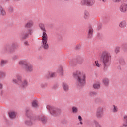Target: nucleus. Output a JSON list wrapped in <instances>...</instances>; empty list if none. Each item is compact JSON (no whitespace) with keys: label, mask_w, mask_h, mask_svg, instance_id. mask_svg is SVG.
Listing matches in <instances>:
<instances>
[{"label":"nucleus","mask_w":127,"mask_h":127,"mask_svg":"<svg viewBox=\"0 0 127 127\" xmlns=\"http://www.w3.org/2000/svg\"><path fill=\"white\" fill-rule=\"evenodd\" d=\"M73 76L77 80V84L82 87L86 84V73L80 70H76L73 73Z\"/></svg>","instance_id":"obj_1"},{"label":"nucleus","mask_w":127,"mask_h":127,"mask_svg":"<svg viewBox=\"0 0 127 127\" xmlns=\"http://www.w3.org/2000/svg\"><path fill=\"white\" fill-rule=\"evenodd\" d=\"M16 78H13L12 80V83L13 84H17L18 87L21 90H24V89H26L27 87H28V81L26 79H24L22 80V76L20 74H17L16 75Z\"/></svg>","instance_id":"obj_2"},{"label":"nucleus","mask_w":127,"mask_h":127,"mask_svg":"<svg viewBox=\"0 0 127 127\" xmlns=\"http://www.w3.org/2000/svg\"><path fill=\"white\" fill-rule=\"evenodd\" d=\"M111 54L107 51H103L101 55V58L102 60L103 65L105 68L109 67L111 65Z\"/></svg>","instance_id":"obj_3"},{"label":"nucleus","mask_w":127,"mask_h":127,"mask_svg":"<svg viewBox=\"0 0 127 127\" xmlns=\"http://www.w3.org/2000/svg\"><path fill=\"white\" fill-rule=\"evenodd\" d=\"M47 41H48V36L46 35L42 36L41 47L45 50H48L49 49V45Z\"/></svg>","instance_id":"obj_4"},{"label":"nucleus","mask_w":127,"mask_h":127,"mask_svg":"<svg viewBox=\"0 0 127 127\" xmlns=\"http://www.w3.org/2000/svg\"><path fill=\"white\" fill-rule=\"evenodd\" d=\"M47 109L52 116H55L60 114V110L58 108H54L51 105H47Z\"/></svg>","instance_id":"obj_5"},{"label":"nucleus","mask_w":127,"mask_h":127,"mask_svg":"<svg viewBox=\"0 0 127 127\" xmlns=\"http://www.w3.org/2000/svg\"><path fill=\"white\" fill-rule=\"evenodd\" d=\"M33 33V29H28V32L22 33L20 35V37L23 39H26V38H27L29 35H32Z\"/></svg>","instance_id":"obj_6"},{"label":"nucleus","mask_w":127,"mask_h":127,"mask_svg":"<svg viewBox=\"0 0 127 127\" xmlns=\"http://www.w3.org/2000/svg\"><path fill=\"white\" fill-rule=\"evenodd\" d=\"M24 69L27 73H32L34 70L33 65L29 62V63L25 65Z\"/></svg>","instance_id":"obj_7"},{"label":"nucleus","mask_w":127,"mask_h":127,"mask_svg":"<svg viewBox=\"0 0 127 127\" xmlns=\"http://www.w3.org/2000/svg\"><path fill=\"white\" fill-rule=\"evenodd\" d=\"M96 116L98 119H101L104 116V108L102 107H99L97 109Z\"/></svg>","instance_id":"obj_8"},{"label":"nucleus","mask_w":127,"mask_h":127,"mask_svg":"<svg viewBox=\"0 0 127 127\" xmlns=\"http://www.w3.org/2000/svg\"><path fill=\"white\" fill-rule=\"evenodd\" d=\"M16 46V44H15V43H12L10 46L6 45L3 49V51L4 52H8V51H10L11 49H14Z\"/></svg>","instance_id":"obj_9"},{"label":"nucleus","mask_w":127,"mask_h":127,"mask_svg":"<svg viewBox=\"0 0 127 127\" xmlns=\"http://www.w3.org/2000/svg\"><path fill=\"white\" fill-rule=\"evenodd\" d=\"M119 10L120 12L125 13L127 12V4L122 3L119 6Z\"/></svg>","instance_id":"obj_10"},{"label":"nucleus","mask_w":127,"mask_h":127,"mask_svg":"<svg viewBox=\"0 0 127 127\" xmlns=\"http://www.w3.org/2000/svg\"><path fill=\"white\" fill-rule=\"evenodd\" d=\"M39 27L40 28L41 30L43 31L42 36H44V35L47 36V34L46 33V29H45V26L44 25V24L42 23H39Z\"/></svg>","instance_id":"obj_11"},{"label":"nucleus","mask_w":127,"mask_h":127,"mask_svg":"<svg viewBox=\"0 0 127 127\" xmlns=\"http://www.w3.org/2000/svg\"><path fill=\"white\" fill-rule=\"evenodd\" d=\"M34 25V22L32 20H29L25 25L26 28H31Z\"/></svg>","instance_id":"obj_12"},{"label":"nucleus","mask_w":127,"mask_h":127,"mask_svg":"<svg viewBox=\"0 0 127 127\" xmlns=\"http://www.w3.org/2000/svg\"><path fill=\"white\" fill-rule=\"evenodd\" d=\"M25 124L26 126H32L33 125V120L31 118H27L25 121Z\"/></svg>","instance_id":"obj_13"},{"label":"nucleus","mask_w":127,"mask_h":127,"mask_svg":"<svg viewBox=\"0 0 127 127\" xmlns=\"http://www.w3.org/2000/svg\"><path fill=\"white\" fill-rule=\"evenodd\" d=\"M102 83L105 87H108L110 84V79L108 78H104L102 79Z\"/></svg>","instance_id":"obj_14"},{"label":"nucleus","mask_w":127,"mask_h":127,"mask_svg":"<svg viewBox=\"0 0 127 127\" xmlns=\"http://www.w3.org/2000/svg\"><path fill=\"white\" fill-rule=\"evenodd\" d=\"M29 62L27 60H21L19 61L18 64L20 66H23V65H24V67H25V65L29 63Z\"/></svg>","instance_id":"obj_15"},{"label":"nucleus","mask_w":127,"mask_h":127,"mask_svg":"<svg viewBox=\"0 0 127 127\" xmlns=\"http://www.w3.org/2000/svg\"><path fill=\"white\" fill-rule=\"evenodd\" d=\"M38 119L39 121L42 122L43 124H46V122H47V119H46V117L43 115H40L38 117Z\"/></svg>","instance_id":"obj_16"},{"label":"nucleus","mask_w":127,"mask_h":127,"mask_svg":"<svg viewBox=\"0 0 127 127\" xmlns=\"http://www.w3.org/2000/svg\"><path fill=\"white\" fill-rule=\"evenodd\" d=\"M0 15H3V16L6 15V12L1 5H0Z\"/></svg>","instance_id":"obj_17"},{"label":"nucleus","mask_w":127,"mask_h":127,"mask_svg":"<svg viewBox=\"0 0 127 127\" xmlns=\"http://www.w3.org/2000/svg\"><path fill=\"white\" fill-rule=\"evenodd\" d=\"M63 88L65 92L69 91V85L66 82L63 83Z\"/></svg>","instance_id":"obj_18"},{"label":"nucleus","mask_w":127,"mask_h":127,"mask_svg":"<svg viewBox=\"0 0 127 127\" xmlns=\"http://www.w3.org/2000/svg\"><path fill=\"white\" fill-rule=\"evenodd\" d=\"M123 126L127 127V115H125L123 117Z\"/></svg>","instance_id":"obj_19"},{"label":"nucleus","mask_w":127,"mask_h":127,"mask_svg":"<svg viewBox=\"0 0 127 127\" xmlns=\"http://www.w3.org/2000/svg\"><path fill=\"white\" fill-rule=\"evenodd\" d=\"M126 22L125 20H123L120 22L119 26L120 28H125L126 27Z\"/></svg>","instance_id":"obj_20"},{"label":"nucleus","mask_w":127,"mask_h":127,"mask_svg":"<svg viewBox=\"0 0 127 127\" xmlns=\"http://www.w3.org/2000/svg\"><path fill=\"white\" fill-rule=\"evenodd\" d=\"M9 116L10 119H14L16 117V113L13 111L9 112Z\"/></svg>","instance_id":"obj_21"},{"label":"nucleus","mask_w":127,"mask_h":127,"mask_svg":"<svg viewBox=\"0 0 127 127\" xmlns=\"http://www.w3.org/2000/svg\"><path fill=\"white\" fill-rule=\"evenodd\" d=\"M95 2V0H87V6H92V5H94Z\"/></svg>","instance_id":"obj_22"},{"label":"nucleus","mask_w":127,"mask_h":127,"mask_svg":"<svg viewBox=\"0 0 127 127\" xmlns=\"http://www.w3.org/2000/svg\"><path fill=\"white\" fill-rule=\"evenodd\" d=\"M90 18V13L87 11H85L84 12V19H89Z\"/></svg>","instance_id":"obj_23"},{"label":"nucleus","mask_w":127,"mask_h":127,"mask_svg":"<svg viewBox=\"0 0 127 127\" xmlns=\"http://www.w3.org/2000/svg\"><path fill=\"white\" fill-rule=\"evenodd\" d=\"M57 72L58 73H60V74H61L62 76H63V75H64V71L63 67L62 66H60L58 68Z\"/></svg>","instance_id":"obj_24"},{"label":"nucleus","mask_w":127,"mask_h":127,"mask_svg":"<svg viewBox=\"0 0 127 127\" xmlns=\"http://www.w3.org/2000/svg\"><path fill=\"white\" fill-rule=\"evenodd\" d=\"M112 111L113 113H117L119 112V108H118V107L116 105H113L112 108Z\"/></svg>","instance_id":"obj_25"},{"label":"nucleus","mask_w":127,"mask_h":127,"mask_svg":"<svg viewBox=\"0 0 127 127\" xmlns=\"http://www.w3.org/2000/svg\"><path fill=\"white\" fill-rule=\"evenodd\" d=\"M72 112L73 113V114H77L78 112H79V110L78 109V107L76 106H73L72 107Z\"/></svg>","instance_id":"obj_26"},{"label":"nucleus","mask_w":127,"mask_h":127,"mask_svg":"<svg viewBox=\"0 0 127 127\" xmlns=\"http://www.w3.org/2000/svg\"><path fill=\"white\" fill-rule=\"evenodd\" d=\"M93 36V28H90L88 30V37L91 38Z\"/></svg>","instance_id":"obj_27"},{"label":"nucleus","mask_w":127,"mask_h":127,"mask_svg":"<svg viewBox=\"0 0 127 127\" xmlns=\"http://www.w3.org/2000/svg\"><path fill=\"white\" fill-rule=\"evenodd\" d=\"M56 76V72H50L49 73V76H48V78H53L54 77H55Z\"/></svg>","instance_id":"obj_28"},{"label":"nucleus","mask_w":127,"mask_h":127,"mask_svg":"<svg viewBox=\"0 0 127 127\" xmlns=\"http://www.w3.org/2000/svg\"><path fill=\"white\" fill-rule=\"evenodd\" d=\"M32 106L33 108H38V103L37 101L34 100L32 103Z\"/></svg>","instance_id":"obj_29"},{"label":"nucleus","mask_w":127,"mask_h":127,"mask_svg":"<svg viewBox=\"0 0 127 127\" xmlns=\"http://www.w3.org/2000/svg\"><path fill=\"white\" fill-rule=\"evenodd\" d=\"M100 84L99 82H97L93 84V88L94 89H100Z\"/></svg>","instance_id":"obj_30"},{"label":"nucleus","mask_w":127,"mask_h":127,"mask_svg":"<svg viewBox=\"0 0 127 127\" xmlns=\"http://www.w3.org/2000/svg\"><path fill=\"white\" fill-rule=\"evenodd\" d=\"M95 67H97V68H101L102 67V64H100L99 62V61H95Z\"/></svg>","instance_id":"obj_31"},{"label":"nucleus","mask_w":127,"mask_h":127,"mask_svg":"<svg viewBox=\"0 0 127 127\" xmlns=\"http://www.w3.org/2000/svg\"><path fill=\"white\" fill-rule=\"evenodd\" d=\"M7 63V60H2L1 61L0 65L1 67H3V66H4V64H5Z\"/></svg>","instance_id":"obj_32"},{"label":"nucleus","mask_w":127,"mask_h":127,"mask_svg":"<svg viewBox=\"0 0 127 127\" xmlns=\"http://www.w3.org/2000/svg\"><path fill=\"white\" fill-rule=\"evenodd\" d=\"M93 124L95 125L96 127H101V126H100V124H99V122H98V121H97L96 120L93 121Z\"/></svg>","instance_id":"obj_33"},{"label":"nucleus","mask_w":127,"mask_h":127,"mask_svg":"<svg viewBox=\"0 0 127 127\" xmlns=\"http://www.w3.org/2000/svg\"><path fill=\"white\" fill-rule=\"evenodd\" d=\"M88 0H82L81 2V5H87Z\"/></svg>","instance_id":"obj_34"},{"label":"nucleus","mask_w":127,"mask_h":127,"mask_svg":"<svg viewBox=\"0 0 127 127\" xmlns=\"http://www.w3.org/2000/svg\"><path fill=\"white\" fill-rule=\"evenodd\" d=\"M4 77H5V73L2 71H0V79L4 78Z\"/></svg>","instance_id":"obj_35"},{"label":"nucleus","mask_w":127,"mask_h":127,"mask_svg":"<svg viewBox=\"0 0 127 127\" xmlns=\"http://www.w3.org/2000/svg\"><path fill=\"white\" fill-rule=\"evenodd\" d=\"M78 120L79 121V123L81 125H83V122H82V121H83V119L82 118V116H78Z\"/></svg>","instance_id":"obj_36"},{"label":"nucleus","mask_w":127,"mask_h":127,"mask_svg":"<svg viewBox=\"0 0 127 127\" xmlns=\"http://www.w3.org/2000/svg\"><path fill=\"white\" fill-rule=\"evenodd\" d=\"M115 52L116 54L119 53V52H120V47L117 46L115 48Z\"/></svg>","instance_id":"obj_37"},{"label":"nucleus","mask_w":127,"mask_h":127,"mask_svg":"<svg viewBox=\"0 0 127 127\" xmlns=\"http://www.w3.org/2000/svg\"><path fill=\"white\" fill-rule=\"evenodd\" d=\"M8 10L10 12H13V10H14L13 7L10 6L8 8Z\"/></svg>","instance_id":"obj_38"},{"label":"nucleus","mask_w":127,"mask_h":127,"mask_svg":"<svg viewBox=\"0 0 127 127\" xmlns=\"http://www.w3.org/2000/svg\"><path fill=\"white\" fill-rule=\"evenodd\" d=\"M90 96L93 97V96H95V95H97V92H96L95 91H91L90 92Z\"/></svg>","instance_id":"obj_39"},{"label":"nucleus","mask_w":127,"mask_h":127,"mask_svg":"<svg viewBox=\"0 0 127 127\" xmlns=\"http://www.w3.org/2000/svg\"><path fill=\"white\" fill-rule=\"evenodd\" d=\"M75 48L76 49H80V48H81V45H80V44L77 45L75 46Z\"/></svg>","instance_id":"obj_40"},{"label":"nucleus","mask_w":127,"mask_h":127,"mask_svg":"<svg viewBox=\"0 0 127 127\" xmlns=\"http://www.w3.org/2000/svg\"><path fill=\"white\" fill-rule=\"evenodd\" d=\"M13 60H16V59H18V56H14L13 57Z\"/></svg>","instance_id":"obj_41"},{"label":"nucleus","mask_w":127,"mask_h":127,"mask_svg":"<svg viewBox=\"0 0 127 127\" xmlns=\"http://www.w3.org/2000/svg\"><path fill=\"white\" fill-rule=\"evenodd\" d=\"M3 88V84L1 83H0V90H2Z\"/></svg>","instance_id":"obj_42"},{"label":"nucleus","mask_w":127,"mask_h":127,"mask_svg":"<svg viewBox=\"0 0 127 127\" xmlns=\"http://www.w3.org/2000/svg\"><path fill=\"white\" fill-rule=\"evenodd\" d=\"M121 0H112V1H113V2H120Z\"/></svg>","instance_id":"obj_43"},{"label":"nucleus","mask_w":127,"mask_h":127,"mask_svg":"<svg viewBox=\"0 0 127 127\" xmlns=\"http://www.w3.org/2000/svg\"><path fill=\"white\" fill-rule=\"evenodd\" d=\"M24 44H25V45H29V44H28V42H27V41H25L24 42Z\"/></svg>","instance_id":"obj_44"},{"label":"nucleus","mask_w":127,"mask_h":127,"mask_svg":"<svg viewBox=\"0 0 127 127\" xmlns=\"http://www.w3.org/2000/svg\"><path fill=\"white\" fill-rule=\"evenodd\" d=\"M100 1H102V2H106V0H99Z\"/></svg>","instance_id":"obj_45"},{"label":"nucleus","mask_w":127,"mask_h":127,"mask_svg":"<svg viewBox=\"0 0 127 127\" xmlns=\"http://www.w3.org/2000/svg\"><path fill=\"white\" fill-rule=\"evenodd\" d=\"M28 114V110H27L26 111V115L27 116V114Z\"/></svg>","instance_id":"obj_46"},{"label":"nucleus","mask_w":127,"mask_h":127,"mask_svg":"<svg viewBox=\"0 0 127 127\" xmlns=\"http://www.w3.org/2000/svg\"><path fill=\"white\" fill-rule=\"evenodd\" d=\"M15 1H20L21 0H14Z\"/></svg>","instance_id":"obj_47"},{"label":"nucleus","mask_w":127,"mask_h":127,"mask_svg":"<svg viewBox=\"0 0 127 127\" xmlns=\"http://www.w3.org/2000/svg\"><path fill=\"white\" fill-rule=\"evenodd\" d=\"M65 0L66 1H68V0Z\"/></svg>","instance_id":"obj_48"},{"label":"nucleus","mask_w":127,"mask_h":127,"mask_svg":"<svg viewBox=\"0 0 127 127\" xmlns=\"http://www.w3.org/2000/svg\"><path fill=\"white\" fill-rule=\"evenodd\" d=\"M6 1H9V0H6Z\"/></svg>","instance_id":"obj_49"},{"label":"nucleus","mask_w":127,"mask_h":127,"mask_svg":"<svg viewBox=\"0 0 127 127\" xmlns=\"http://www.w3.org/2000/svg\"><path fill=\"white\" fill-rule=\"evenodd\" d=\"M41 87H43V86H41Z\"/></svg>","instance_id":"obj_50"}]
</instances>
